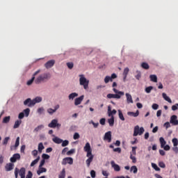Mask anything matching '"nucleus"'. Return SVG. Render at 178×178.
Here are the masks:
<instances>
[{
	"instance_id": "obj_32",
	"label": "nucleus",
	"mask_w": 178,
	"mask_h": 178,
	"mask_svg": "<svg viewBox=\"0 0 178 178\" xmlns=\"http://www.w3.org/2000/svg\"><path fill=\"white\" fill-rule=\"evenodd\" d=\"M19 176H26V168H21L19 172Z\"/></svg>"
},
{
	"instance_id": "obj_8",
	"label": "nucleus",
	"mask_w": 178,
	"mask_h": 178,
	"mask_svg": "<svg viewBox=\"0 0 178 178\" xmlns=\"http://www.w3.org/2000/svg\"><path fill=\"white\" fill-rule=\"evenodd\" d=\"M104 141H108V143L112 141V132L111 131H108L104 134Z\"/></svg>"
},
{
	"instance_id": "obj_29",
	"label": "nucleus",
	"mask_w": 178,
	"mask_h": 178,
	"mask_svg": "<svg viewBox=\"0 0 178 178\" xmlns=\"http://www.w3.org/2000/svg\"><path fill=\"white\" fill-rule=\"evenodd\" d=\"M66 177V171L65 170V168L62 170L60 175H58V178H65Z\"/></svg>"
},
{
	"instance_id": "obj_2",
	"label": "nucleus",
	"mask_w": 178,
	"mask_h": 178,
	"mask_svg": "<svg viewBox=\"0 0 178 178\" xmlns=\"http://www.w3.org/2000/svg\"><path fill=\"white\" fill-rule=\"evenodd\" d=\"M49 79H51V74L47 72L39 75L35 80V82L36 84H40V83H44V81H47V80H49Z\"/></svg>"
},
{
	"instance_id": "obj_55",
	"label": "nucleus",
	"mask_w": 178,
	"mask_h": 178,
	"mask_svg": "<svg viewBox=\"0 0 178 178\" xmlns=\"http://www.w3.org/2000/svg\"><path fill=\"white\" fill-rule=\"evenodd\" d=\"M152 109H154V111H156L159 108V105L156 104H153L152 106Z\"/></svg>"
},
{
	"instance_id": "obj_41",
	"label": "nucleus",
	"mask_w": 178,
	"mask_h": 178,
	"mask_svg": "<svg viewBox=\"0 0 178 178\" xmlns=\"http://www.w3.org/2000/svg\"><path fill=\"white\" fill-rule=\"evenodd\" d=\"M20 144V137H17L15 141V148H17Z\"/></svg>"
},
{
	"instance_id": "obj_35",
	"label": "nucleus",
	"mask_w": 178,
	"mask_h": 178,
	"mask_svg": "<svg viewBox=\"0 0 178 178\" xmlns=\"http://www.w3.org/2000/svg\"><path fill=\"white\" fill-rule=\"evenodd\" d=\"M152 168H153L154 170H156V172H159V170H161V168H159V167H158V165L154 163H152Z\"/></svg>"
},
{
	"instance_id": "obj_12",
	"label": "nucleus",
	"mask_w": 178,
	"mask_h": 178,
	"mask_svg": "<svg viewBox=\"0 0 178 178\" xmlns=\"http://www.w3.org/2000/svg\"><path fill=\"white\" fill-rule=\"evenodd\" d=\"M170 123H171L174 126H177L178 124L177 115H174L171 116Z\"/></svg>"
},
{
	"instance_id": "obj_14",
	"label": "nucleus",
	"mask_w": 178,
	"mask_h": 178,
	"mask_svg": "<svg viewBox=\"0 0 178 178\" xmlns=\"http://www.w3.org/2000/svg\"><path fill=\"white\" fill-rule=\"evenodd\" d=\"M111 165L112 168H113V169L115 172H120V166H119V165L115 163V161H111Z\"/></svg>"
},
{
	"instance_id": "obj_31",
	"label": "nucleus",
	"mask_w": 178,
	"mask_h": 178,
	"mask_svg": "<svg viewBox=\"0 0 178 178\" xmlns=\"http://www.w3.org/2000/svg\"><path fill=\"white\" fill-rule=\"evenodd\" d=\"M118 116L120 120H122V122H124V116H123V113H122V110H118Z\"/></svg>"
},
{
	"instance_id": "obj_27",
	"label": "nucleus",
	"mask_w": 178,
	"mask_h": 178,
	"mask_svg": "<svg viewBox=\"0 0 178 178\" xmlns=\"http://www.w3.org/2000/svg\"><path fill=\"white\" fill-rule=\"evenodd\" d=\"M76 97H79V94H77L76 92H72L69 95L68 98H69V99H74V98H76Z\"/></svg>"
},
{
	"instance_id": "obj_11",
	"label": "nucleus",
	"mask_w": 178,
	"mask_h": 178,
	"mask_svg": "<svg viewBox=\"0 0 178 178\" xmlns=\"http://www.w3.org/2000/svg\"><path fill=\"white\" fill-rule=\"evenodd\" d=\"M54 65H55V60H50L44 64V67H46V69H51V67H53Z\"/></svg>"
},
{
	"instance_id": "obj_26",
	"label": "nucleus",
	"mask_w": 178,
	"mask_h": 178,
	"mask_svg": "<svg viewBox=\"0 0 178 178\" xmlns=\"http://www.w3.org/2000/svg\"><path fill=\"white\" fill-rule=\"evenodd\" d=\"M47 172V168L40 167L39 168V170L37 171V174L38 175H41V173H45Z\"/></svg>"
},
{
	"instance_id": "obj_46",
	"label": "nucleus",
	"mask_w": 178,
	"mask_h": 178,
	"mask_svg": "<svg viewBox=\"0 0 178 178\" xmlns=\"http://www.w3.org/2000/svg\"><path fill=\"white\" fill-rule=\"evenodd\" d=\"M138 74L135 76L136 80H140L141 79V72L137 71L136 72Z\"/></svg>"
},
{
	"instance_id": "obj_62",
	"label": "nucleus",
	"mask_w": 178,
	"mask_h": 178,
	"mask_svg": "<svg viewBox=\"0 0 178 178\" xmlns=\"http://www.w3.org/2000/svg\"><path fill=\"white\" fill-rule=\"evenodd\" d=\"M90 176L92 178H95V171L94 170L90 171Z\"/></svg>"
},
{
	"instance_id": "obj_3",
	"label": "nucleus",
	"mask_w": 178,
	"mask_h": 178,
	"mask_svg": "<svg viewBox=\"0 0 178 178\" xmlns=\"http://www.w3.org/2000/svg\"><path fill=\"white\" fill-rule=\"evenodd\" d=\"M79 84L80 86H83L84 90H88V84H90V81L88 80L86 76L83 74L79 75Z\"/></svg>"
},
{
	"instance_id": "obj_48",
	"label": "nucleus",
	"mask_w": 178,
	"mask_h": 178,
	"mask_svg": "<svg viewBox=\"0 0 178 178\" xmlns=\"http://www.w3.org/2000/svg\"><path fill=\"white\" fill-rule=\"evenodd\" d=\"M76 152V149H71L70 151L67 152V155H72Z\"/></svg>"
},
{
	"instance_id": "obj_59",
	"label": "nucleus",
	"mask_w": 178,
	"mask_h": 178,
	"mask_svg": "<svg viewBox=\"0 0 178 178\" xmlns=\"http://www.w3.org/2000/svg\"><path fill=\"white\" fill-rule=\"evenodd\" d=\"M105 122H106L105 118H102V119H100V120H99V123H100V124H102V126H104Z\"/></svg>"
},
{
	"instance_id": "obj_10",
	"label": "nucleus",
	"mask_w": 178,
	"mask_h": 178,
	"mask_svg": "<svg viewBox=\"0 0 178 178\" xmlns=\"http://www.w3.org/2000/svg\"><path fill=\"white\" fill-rule=\"evenodd\" d=\"M21 156L20 154L17 153V154H14L13 155V156L10 159V162H12V163H15V162H16V161H19Z\"/></svg>"
},
{
	"instance_id": "obj_42",
	"label": "nucleus",
	"mask_w": 178,
	"mask_h": 178,
	"mask_svg": "<svg viewBox=\"0 0 178 178\" xmlns=\"http://www.w3.org/2000/svg\"><path fill=\"white\" fill-rule=\"evenodd\" d=\"M42 129H44V125H42V124L39 125L36 128H35L33 131H35V132L40 131V130H41Z\"/></svg>"
},
{
	"instance_id": "obj_19",
	"label": "nucleus",
	"mask_w": 178,
	"mask_h": 178,
	"mask_svg": "<svg viewBox=\"0 0 178 178\" xmlns=\"http://www.w3.org/2000/svg\"><path fill=\"white\" fill-rule=\"evenodd\" d=\"M125 95L127 97V104H133V97H131V95L126 93Z\"/></svg>"
},
{
	"instance_id": "obj_17",
	"label": "nucleus",
	"mask_w": 178,
	"mask_h": 178,
	"mask_svg": "<svg viewBox=\"0 0 178 178\" xmlns=\"http://www.w3.org/2000/svg\"><path fill=\"white\" fill-rule=\"evenodd\" d=\"M24 105L27 106H34V104L33 103V100H31V98H28L26 99L24 102Z\"/></svg>"
},
{
	"instance_id": "obj_54",
	"label": "nucleus",
	"mask_w": 178,
	"mask_h": 178,
	"mask_svg": "<svg viewBox=\"0 0 178 178\" xmlns=\"http://www.w3.org/2000/svg\"><path fill=\"white\" fill-rule=\"evenodd\" d=\"M159 166L163 168H166V165H165V163H163V161L159 163Z\"/></svg>"
},
{
	"instance_id": "obj_25",
	"label": "nucleus",
	"mask_w": 178,
	"mask_h": 178,
	"mask_svg": "<svg viewBox=\"0 0 178 178\" xmlns=\"http://www.w3.org/2000/svg\"><path fill=\"white\" fill-rule=\"evenodd\" d=\"M159 141H160L161 148L165 147V145H166V140H165V138H163V137H161L159 138Z\"/></svg>"
},
{
	"instance_id": "obj_45",
	"label": "nucleus",
	"mask_w": 178,
	"mask_h": 178,
	"mask_svg": "<svg viewBox=\"0 0 178 178\" xmlns=\"http://www.w3.org/2000/svg\"><path fill=\"white\" fill-rule=\"evenodd\" d=\"M61 145L62 147H67V145H69V140H63Z\"/></svg>"
},
{
	"instance_id": "obj_20",
	"label": "nucleus",
	"mask_w": 178,
	"mask_h": 178,
	"mask_svg": "<svg viewBox=\"0 0 178 178\" xmlns=\"http://www.w3.org/2000/svg\"><path fill=\"white\" fill-rule=\"evenodd\" d=\"M42 101V97H36L35 99H33V104L35 105L38 104Z\"/></svg>"
},
{
	"instance_id": "obj_1",
	"label": "nucleus",
	"mask_w": 178,
	"mask_h": 178,
	"mask_svg": "<svg viewBox=\"0 0 178 178\" xmlns=\"http://www.w3.org/2000/svg\"><path fill=\"white\" fill-rule=\"evenodd\" d=\"M113 92L115 94L109 93L107 95V98L108 99H112V98H115V99H120L123 95H124V92L119 91L116 88H113Z\"/></svg>"
},
{
	"instance_id": "obj_21",
	"label": "nucleus",
	"mask_w": 178,
	"mask_h": 178,
	"mask_svg": "<svg viewBox=\"0 0 178 178\" xmlns=\"http://www.w3.org/2000/svg\"><path fill=\"white\" fill-rule=\"evenodd\" d=\"M162 97L165 99V101H167V102H168L169 104H172V99H170V97H168L166 93H162Z\"/></svg>"
},
{
	"instance_id": "obj_40",
	"label": "nucleus",
	"mask_w": 178,
	"mask_h": 178,
	"mask_svg": "<svg viewBox=\"0 0 178 178\" xmlns=\"http://www.w3.org/2000/svg\"><path fill=\"white\" fill-rule=\"evenodd\" d=\"M172 143L174 147H177V145H178V140H177V138H174L172 140Z\"/></svg>"
},
{
	"instance_id": "obj_16",
	"label": "nucleus",
	"mask_w": 178,
	"mask_h": 178,
	"mask_svg": "<svg viewBox=\"0 0 178 178\" xmlns=\"http://www.w3.org/2000/svg\"><path fill=\"white\" fill-rule=\"evenodd\" d=\"M87 158H88L86 161V165L88 166V168H90V165H91V162H92L93 159H94V155H92V154H91V155H90L89 156H87Z\"/></svg>"
},
{
	"instance_id": "obj_51",
	"label": "nucleus",
	"mask_w": 178,
	"mask_h": 178,
	"mask_svg": "<svg viewBox=\"0 0 178 178\" xmlns=\"http://www.w3.org/2000/svg\"><path fill=\"white\" fill-rule=\"evenodd\" d=\"M129 67L124 68L123 72V76H127V74H129Z\"/></svg>"
},
{
	"instance_id": "obj_44",
	"label": "nucleus",
	"mask_w": 178,
	"mask_h": 178,
	"mask_svg": "<svg viewBox=\"0 0 178 178\" xmlns=\"http://www.w3.org/2000/svg\"><path fill=\"white\" fill-rule=\"evenodd\" d=\"M9 140H10V137H6L3 140V145H6Z\"/></svg>"
},
{
	"instance_id": "obj_28",
	"label": "nucleus",
	"mask_w": 178,
	"mask_h": 178,
	"mask_svg": "<svg viewBox=\"0 0 178 178\" xmlns=\"http://www.w3.org/2000/svg\"><path fill=\"white\" fill-rule=\"evenodd\" d=\"M109 81H113V79L112 78V76H106L104 78V83L106 84H108V83H109Z\"/></svg>"
},
{
	"instance_id": "obj_43",
	"label": "nucleus",
	"mask_w": 178,
	"mask_h": 178,
	"mask_svg": "<svg viewBox=\"0 0 178 178\" xmlns=\"http://www.w3.org/2000/svg\"><path fill=\"white\" fill-rule=\"evenodd\" d=\"M24 113H25L26 118H28V116L30 115V108H26L24 110Z\"/></svg>"
},
{
	"instance_id": "obj_38",
	"label": "nucleus",
	"mask_w": 178,
	"mask_h": 178,
	"mask_svg": "<svg viewBox=\"0 0 178 178\" xmlns=\"http://www.w3.org/2000/svg\"><path fill=\"white\" fill-rule=\"evenodd\" d=\"M44 145L42 144V143H39L38 145V151L39 152H42V149H44Z\"/></svg>"
},
{
	"instance_id": "obj_9",
	"label": "nucleus",
	"mask_w": 178,
	"mask_h": 178,
	"mask_svg": "<svg viewBox=\"0 0 178 178\" xmlns=\"http://www.w3.org/2000/svg\"><path fill=\"white\" fill-rule=\"evenodd\" d=\"M40 72H41V70H38L33 74V76L27 81L26 83L27 86H31L33 84V83L34 82V80L35 79V76H37V74H38V73H40Z\"/></svg>"
},
{
	"instance_id": "obj_39",
	"label": "nucleus",
	"mask_w": 178,
	"mask_h": 178,
	"mask_svg": "<svg viewBox=\"0 0 178 178\" xmlns=\"http://www.w3.org/2000/svg\"><path fill=\"white\" fill-rule=\"evenodd\" d=\"M154 89V87L152 86H149L147 88H145V92H147V94H149V92H151V91H152V90Z\"/></svg>"
},
{
	"instance_id": "obj_50",
	"label": "nucleus",
	"mask_w": 178,
	"mask_h": 178,
	"mask_svg": "<svg viewBox=\"0 0 178 178\" xmlns=\"http://www.w3.org/2000/svg\"><path fill=\"white\" fill-rule=\"evenodd\" d=\"M73 138H74V140H79V138H80V134H79V133L76 132L74 134Z\"/></svg>"
},
{
	"instance_id": "obj_63",
	"label": "nucleus",
	"mask_w": 178,
	"mask_h": 178,
	"mask_svg": "<svg viewBox=\"0 0 178 178\" xmlns=\"http://www.w3.org/2000/svg\"><path fill=\"white\" fill-rule=\"evenodd\" d=\"M164 127L166 129H169L170 127V123L169 122H167L164 124Z\"/></svg>"
},
{
	"instance_id": "obj_13",
	"label": "nucleus",
	"mask_w": 178,
	"mask_h": 178,
	"mask_svg": "<svg viewBox=\"0 0 178 178\" xmlns=\"http://www.w3.org/2000/svg\"><path fill=\"white\" fill-rule=\"evenodd\" d=\"M83 99H84V95H81V97L76 98L74 100V105L77 106V105H80L81 102H83Z\"/></svg>"
},
{
	"instance_id": "obj_15",
	"label": "nucleus",
	"mask_w": 178,
	"mask_h": 178,
	"mask_svg": "<svg viewBox=\"0 0 178 178\" xmlns=\"http://www.w3.org/2000/svg\"><path fill=\"white\" fill-rule=\"evenodd\" d=\"M13 168H15V164L12 163H8L5 166L6 172H10V170H13Z\"/></svg>"
},
{
	"instance_id": "obj_57",
	"label": "nucleus",
	"mask_w": 178,
	"mask_h": 178,
	"mask_svg": "<svg viewBox=\"0 0 178 178\" xmlns=\"http://www.w3.org/2000/svg\"><path fill=\"white\" fill-rule=\"evenodd\" d=\"M67 66L68 67V69H73V63H67Z\"/></svg>"
},
{
	"instance_id": "obj_61",
	"label": "nucleus",
	"mask_w": 178,
	"mask_h": 178,
	"mask_svg": "<svg viewBox=\"0 0 178 178\" xmlns=\"http://www.w3.org/2000/svg\"><path fill=\"white\" fill-rule=\"evenodd\" d=\"M177 109H178V104H176L175 105L172 106V111H177Z\"/></svg>"
},
{
	"instance_id": "obj_52",
	"label": "nucleus",
	"mask_w": 178,
	"mask_h": 178,
	"mask_svg": "<svg viewBox=\"0 0 178 178\" xmlns=\"http://www.w3.org/2000/svg\"><path fill=\"white\" fill-rule=\"evenodd\" d=\"M161 148H163L164 151H170V146H169V145H165Z\"/></svg>"
},
{
	"instance_id": "obj_33",
	"label": "nucleus",
	"mask_w": 178,
	"mask_h": 178,
	"mask_svg": "<svg viewBox=\"0 0 178 178\" xmlns=\"http://www.w3.org/2000/svg\"><path fill=\"white\" fill-rule=\"evenodd\" d=\"M141 67L145 69V70H148V69H149V65H148L147 63H142Z\"/></svg>"
},
{
	"instance_id": "obj_49",
	"label": "nucleus",
	"mask_w": 178,
	"mask_h": 178,
	"mask_svg": "<svg viewBox=\"0 0 178 178\" xmlns=\"http://www.w3.org/2000/svg\"><path fill=\"white\" fill-rule=\"evenodd\" d=\"M130 159L132 160L133 163H136V162H137V159L136 156H133V154L130 155Z\"/></svg>"
},
{
	"instance_id": "obj_23",
	"label": "nucleus",
	"mask_w": 178,
	"mask_h": 178,
	"mask_svg": "<svg viewBox=\"0 0 178 178\" xmlns=\"http://www.w3.org/2000/svg\"><path fill=\"white\" fill-rule=\"evenodd\" d=\"M149 79L153 83H158V77L155 74H151Z\"/></svg>"
},
{
	"instance_id": "obj_22",
	"label": "nucleus",
	"mask_w": 178,
	"mask_h": 178,
	"mask_svg": "<svg viewBox=\"0 0 178 178\" xmlns=\"http://www.w3.org/2000/svg\"><path fill=\"white\" fill-rule=\"evenodd\" d=\"M108 122L111 127H113V124H115V118L111 116V118L108 120Z\"/></svg>"
},
{
	"instance_id": "obj_24",
	"label": "nucleus",
	"mask_w": 178,
	"mask_h": 178,
	"mask_svg": "<svg viewBox=\"0 0 178 178\" xmlns=\"http://www.w3.org/2000/svg\"><path fill=\"white\" fill-rule=\"evenodd\" d=\"M53 141L56 144H62V143L63 142V140H62L58 137H55L54 138H53Z\"/></svg>"
},
{
	"instance_id": "obj_30",
	"label": "nucleus",
	"mask_w": 178,
	"mask_h": 178,
	"mask_svg": "<svg viewBox=\"0 0 178 178\" xmlns=\"http://www.w3.org/2000/svg\"><path fill=\"white\" fill-rule=\"evenodd\" d=\"M20 124H22V120H17L15 122V124L13 126V129H18L19 127Z\"/></svg>"
},
{
	"instance_id": "obj_58",
	"label": "nucleus",
	"mask_w": 178,
	"mask_h": 178,
	"mask_svg": "<svg viewBox=\"0 0 178 178\" xmlns=\"http://www.w3.org/2000/svg\"><path fill=\"white\" fill-rule=\"evenodd\" d=\"M42 157L43 158L44 161H45V159H48L49 158V155H48L47 154H43L42 155Z\"/></svg>"
},
{
	"instance_id": "obj_18",
	"label": "nucleus",
	"mask_w": 178,
	"mask_h": 178,
	"mask_svg": "<svg viewBox=\"0 0 178 178\" xmlns=\"http://www.w3.org/2000/svg\"><path fill=\"white\" fill-rule=\"evenodd\" d=\"M139 115H140V111H138V110H137L136 113L131 112V111H129L127 113L128 116H133L134 118H137V116H138Z\"/></svg>"
},
{
	"instance_id": "obj_53",
	"label": "nucleus",
	"mask_w": 178,
	"mask_h": 178,
	"mask_svg": "<svg viewBox=\"0 0 178 178\" xmlns=\"http://www.w3.org/2000/svg\"><path fill=\"white\" fill-rule=\"evenodd\" d=\"M47 113H49V115H54V113H55V110L52 108H48Z\"/></svg>"
},
{
	"instance_id": "obj_6",
	"label": "nucleus",
	"mask_w": 178,
	"mask_h": 178,
	"mask_svg": "<svg viewBox=\"0 0 178 178\" xmlns=\"http://www.w3.org/2000/svg\"><path fill=\"white\" fill-rule=\"evenodd\" d=\"M48 127L51 129H55V127H60V124L58 123V120H52L51 122L48 124Z\"/></svg>"
},
{
	"instance_id": "obj_37",
	"label": "nucleus",
	"mask_w": 178,
	"mask_h": 178,
	"mask_svg": "<svg viewBox=\"0 0 178 178\" xmlns=\"http://www.w3.org/2000/svg\"><path fill=\"white\" fill-rule=\"evenodd\" d=\"M9 122H10V116L5 117L3 119V123H9Z\"/></svg>"
},
{
	"instance_id": "obj_34",
	"label": "nucleus",
	"mask_w": 178,
	"mask_h": 178,
	"mask_svg": "<svg viewBox=\"0 0 178 178\" xmlns=\"http://www.w3.org/2000/svg\"><path fill=\"white\" fill-rule=\"evenodd\" d=\"M40 161V156H38L36 159H35L34 161H33L31 163V166L33 167L35 165H37V163H38V161Z\"/></svg>"
},
{
	"instance_id": "obj_36",
	"label": "nucleus",
	"mask_w": 178,
	"mask_h": 178,
	"mask_svg": "<svg viewBox=\"0 0 178 178\" xmlns=\"http://www.w3.org/2000/svg\"><path fill=\"white\" fill-rule=\"evenodd\" d=\"M131 172H133V173L134 174L137 173V172H138V169L137 168V166L133 165L131 168Z\"/></svg>"
},
{
	"instance_id": "obj_56",
	"label": "nucleus",
	"mask_w": 178,
	"mask_h": 178,
	"mask_svg": "<svg viewBox=\"0 0 178 178\" xmlns=\"http://www.w3.org/2000/svg\"><path fill=\"white\" fill-rule=\"evenodd\" d=\"M26 178H33V172H31V171H29Z\"/></svg>"
},
{
	"instance_id": "obj_47",
	"label": "nucleus",
	"mask_w": 178,
	"mask_h": 178,
	"mask_svg": "<svg viewBox=\"0 0 178 178\" xmlns=\"http://www.w3.org/2000/svg\"><path fill=\"white\" fill-rule=\"evenodd\" d=\"M45 111V109H44V107H41L38 108V113H39V115H42V113H44V111Z\"/></svg>"
},
{
	"instance_id": "obj_60",
	"label": "nucleus",
	"mask_w": 178,
	"mask_h": 178,
	"mask_svg": "<svg viewBox=\"0 0 178 178\" xmlns=\"http://www.w3.org/2000/svg\"><path fill=\"white\" fill-rule=\"evenodd\" d=\"M116 110L113 109V111H111V112L108 113V116H112V115H116Z\"/></svg>"
},
{
	"instance_id": "obj_64",
	"label": "nucleus",
	"mask_w": 178,
	"mask_h": 178,
	"mask_svg": "<svg viewBox=\"0 0 178 178\" xmlns=\"http://www.w3.org/2000/svg\"><path fill=\"white\" fill-rule=\"evenodd\" d=\"M19 119H23L24 118V113H20L18 115Z\"/></svg>"
},
{
	"instance_id": "obj_5",
	"label": "nucleus",
	"mask_w": 178,
	"mask_h": 178,
	"mask_svg": "<svg viewBox=\"0 0 178 178\" xmlns=\"http://www.w3.org/2000/svg\"><path fill=\"white\" fill-rule=\"evenodd\" d=\"M83 151L85 152H87L86 156H90L91 154H92V149H91V145H90V143H86L84 147Z\"/></svg>"
},
{
	"instance_id": "obj_7",
	"label": "nucleus",
	"mask_w": 178,
	"mask_h": 178,
	"mask_svg": "<svg viewBox=\"0 0 178 178\" xmlns=\"http://www.w3.org/2000/svg\"><path fill=\"white\" fill-rule=\"evenodd\" d=\"M73 165V158L72 157H65L63 159L62 165Z\"/></svg>"
},
{
	"instance_id": "obj_4",
	"label": "nucleus",
	"mask_w": 178,
	"mask_h": 178,
	"mask_svg": "<svg viewBox=\"0 0 178 178\" xmlns=\"http://www.w3.org/2000/svg\"><path fill=\"white\" fill-rule=\"evenodd\" d=\"M144 131H145V130L144 129V127H140L138 125H136L134 127V137H137V136H143V134H144Z\"/></svg>"
}]
</instances>
